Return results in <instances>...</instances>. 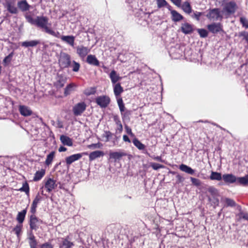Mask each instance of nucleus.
Returning <instances> with one entry per match:
<instances>
[{"label":"nucleus","mask_w":248,"mask_h":248,"mask_svg":"<svg viewBox=\"0 0 248 248\" xmlns=\"http://www.w3.org/2000/svg\"><path fill=\"white\" fill-rule=\"evenodd\" d=\"M24 17L29 23L33 25L45 32L55 37L59 38L69 45L72 46H74L75 37L73 35H62L61 36L60 33L59 31H55L50 27L48 26L49 19L48 17L44 16H38L35 18H33L31 15L26 13Z\"/></svg>","instance_id":"1"},{"label":"nucleus","mask_w":248,"mask_h":248,"mask_svg":"<svg viewBox=\"0 0 248 248\" xmlns=\"http://www.w3.org/2000/svg\"><path fill=\"white\" fill-rule=\"evenodd\" d=\"M58 62L60 68L59 72L66 68H69L72 62L71 56L62 51H61L58 57Z\"/></svg>","instance_id":"2"},{"label":"nucleus","mask_w":248,"mask_h":248,"mask_svg":"<svg viewBox=\"0 0 248 248\" xmlns=\"http://www.w3.org/2000/svg\"><path fill=\"white\" fill-rule=\"evenodd\" d=\"M184 46L179 44L171 45L169 49L168 52L172 59H179L184 54Z\"/></svg>","instance_id":"3"},{"label":"nucleus","mask_w":248,"mask_h":248,"mask_svg":"<svg viewBox=\"0 0 248 248\" xmlns=\"http://www.w3.org/2000/svg\"><path fill=\"white\" fill-rule=\"evenodd\" d=\"M207 14L205 15L206 17L210 20H222L223 16L221 14L220 9L218 8H210L207 10Z\"/></svg>","instance_id":"4"},{"label":"nucleus","mask_w":248,"mask_h":248,"mask_svg":"<svg viewBox=\"0 0 248 248\" xmlns=\"http://www.w3.org/2000/svg\"><path fill=\"white\" fill-rule=\"evenodd\" d=\"M111 101L110 97L107 95L98 96L95 98V102L102 108H106Z\"/></svg>","instance_id":"5"},{"label":"nucleus","mask_w":248,"mask_h":248,"mask_svg":"<svg viewBox=\"0 0 248 248\" xmlns=\"http://www.w3.org/2000/svg\"><path fill=\"white\" fill-rule=\"evenodd\" d=\"M207 29L209 32L213 34H217L218 33H225L223 29V26L220 23L213 22L207 25Z\"/></svg>","instance_id":"6"},{"label":"nucleus","mask_w":248,"mask_h":248,"mask_svg":"<svg viewBox=\"0 0 248 248\" xmlns=\"http://www.w3.org/2000/svg\"><path fill=\"white\" fill-rule=\"evenodd\" d=\"M237 8V6L236 3L234 1H230L225 4L222 12H225L226 15L230 16L235 12Z\"/></svg>","instance_id":"7"},{"label":"nucleus","mask_w":248,"mask_h":248,"mask_svg":"<svg viewBox=\"0 0 248 248\" xmlns=\"http://www.w3.org/2000/svg\"><path fill=\"white\" fill-rule=\"evenodd\" d=\"M86 104L84 102H80L75 105L73 108V112L75 116L80 115L86 108Z\"/></svg>","instance_id":"8"},{"label":"nucleus","mask_w":248,"mask_h":248,"mask_svg":"<svg viewBox=\"0 0 248 248\" xmlns=\"http://www.w3.org/2000/svg\"><path fill=\"white\" fill-rule=\"evenodd\" d=\"M126 155V153L124 152H110L109 154L108 160L110 162H112V160H114V162H116Z\"/></svg>","instance_id":"9"},{"label":"nucleus","mask_w":248,"mask_h":248,"mask_svg":"<svg viewBox=\"0 0 248 248\" xmlns=\"http://www.w3.org/2000/svg\"><path fill=\"white\" fill-rule=\"evenodd\" d=\"M44 182H45V187L48 193L51 192L53 189L57 186L56 181L53 178H48L46 181L44 180Z\"/></svg>","instance_id":"10"},{"label":"nucleus","mask_w":248,"mask_h":248,"mask_svg":"<svg viewBox=\"0 0 248 248\" xmlns=\"http://www.w3.org/2000/svg\"><path fill=\"white\" fill-rule=\"evenodd\" d=\"M4 7L6 8L7 11L13 15H16L18 13V7L15 5L14 0H13V2L11 1H6Z\"/></svg>","instance_id":"11"},{"label":"nucleus","mask_w":248,"mask_h":248,"mask_svg":"<svg viewBox=\"0 0 248 248\" xmlns=\"http://www.w3.org/2000/svg\"><path fill=\"white\" fill-rule=\"evenodd\" d=\"M194 26L188 22H185L182 24L181 31L185 34H190L193 32L194 29Z\"/></svg>","instance_id":"12"},{"label":"nucleus","mask_w":248,"mask_h":248,"mask_svg":"<svg viewBox=\"0 0 248 248\" xmlns=\"http://www.w3.org/2000/svg\"><path fill=\"white\" fill-rule=\"evenodd\" d=\"M82 157V154H75L67 156L65 158L66 164L68 168L73 162L80 159Z\"/></svg>","instance_id":"13"},{"label":"nucleus","mask_w":248,"mask_h":248,"mask_svg":"<svg viewBox=\"0 0 248 248\" xmlns=\"http://www.w3.org/2000/svg\"><path fill=\"white\" fill-rule=\"evenodd\" d=\"M17 6L18 10L22 12H26L30 10L31 5H30L26 0H20L17 2Z\"/></svg>","instance_id":"14"},{"label":"nucleus","mask_w":248,"mask_h":248,"mask_svg":"<svg viewBox=\"0 0 248 248\" xmlns=\"http://www.w3.org/2000/svg\"><path fill=\"white\" fill-rule=\"evenodd\" d=\"M58 79L57 82L55 83L54 85L57 88H61L63 87L66 81V77L62 74H59V72L57 74Z\"/></svg>","instance_id":"15"},{"label":"nucleus","mask_w":248,"mask_h":248,"mask_svg":"<svg viewBox=\"0 0 248 248\" xmlns=\"http://www.w3.org/2000/svg\"><path fill=\"white\" fill-rule=\"evenodd\" d=\"M76 52L79 57L81 58H84L90 52V50L83 46H76Z\"/></svg>","instance_id":"16"},{"label":"nucleus","mask_w":248,"mask_h":248,"mask_svg":"<svg viewBox=\"0 0 248 248\" xmlns=\"http://www.w3.org/2000/svg\"><path fill=\"white\" fill-rule=\"evenodd\" d=\"M41 43L40 40H26L21 43V46L25 48L33 47Z\"/></svg>","instance_id":"17"},{"label":"nucleus","mask_w":248,"mask_h":248,"mask_svg":"<svg viewBox=\"0 0 248 248\" xmlns=\"http://www.w3.org/2000/svg\"><path fill=\"white\" fill-rule=\"evenodd\" d=\"M113 92L116 99L122 98L121 97V94L124 92V90L123 87L121 86L120 82H118L116 84L112 85Z\"/></svg>","instance_id":"18"},{"label":"nucleus","mask_w":248,"mask_h":248,"mask_svg":"<svg viewBox=\"0 0 248 248\" xmlns=\"http://www.w3.org/2000/svg\"><path fill=\"white\" fill-rule=\"evenodd\" d=\"M222 180L226 184L236 183V176L232 173H225L223 174Z\"/></svg>","instance_id":"19"},{"label":"nucleus","mask_w":248,"mask_h":248,"mask_svg":"<svg viewBox=\"0 0 248 248\" xmlns=\"http://www.w3.org/2000/svg\"><path fill=\"white\" fill-rule=\"evenodd\" d=\"M133 144L140 150H145L143 153L150 155V154L145 150V145L143 144L138 138L135 137L132 140Z\"/></svg>","instance_id":"20"},{"label":"nucleus","mask_w":248,"mask_h":248,"mask_svg":"<svg viewBox=\"0 0 248 248\" xmlns=\"http://www.w3.org/2000/svg\"><path fill=\"white\" fill-rule=\"evenodd\" d=\"M29 224L30 225V229L31 230L36 231L39 228L35 215H31L30 216Z\"/></svg>","instance_id":"21"},{"label":"nucleus","mask_w":248,"mask_h":248,"mask_svg":"<svg viewBox=\"0 0 248 248\" xmlns=\"http://www.w3.org/2000/svg\"><path fill=\"white\" fill-rule=\"evenodd\" d=\"M19 111L21 115L27 117L32 114V110L29 107L25 105L19 106Z\"/></svg>","instance_id":"22"},{"label":"nucleus","mask_w":248,"mask_h":248,"mask_svg":"<svg viewBox=\"0 0 248 248\" xmlns=\"http://www.w3.org/2000/svg\"><path fill=\"white\" fill-rule=\"evenodd\" d=\"M236 184L243 186H248V173L244 176L236 177Z\"/></svg>","instance_id":"23"},{"label":"nucleus","mask_w":248,"mask_h":248,"mask_svg":"<svg viewBox=\"0 0 248 248\" xmlns=\"http://www.w3.org/2000/svg\"><path fill=\"white\" fill-rule=\"evenodd\" d=\"M109 77L111 79L112 85L116 84L118 82L121 80L122 78L121 77H120L117 73V72L113 69L109 75Z\"/></svg>","instance_id":"24"},{"label":"nucleus","mask_w":248,"mask_h":248,"mask_svg":"<svg viewBox=\"0 0 248 248\" xmlns=\"http://www.w3.org/2000/svg\"><path fill=\"white\" fill-rule=\"evenodd\" d=\"M86 62L92 65L99 66L100 62L96 58L95 55L90 54L88 55L86 58Z\"/></svg>","instance_id":"25"},{"label":"nucleus","mask_w":248,"mask_h":248,"mask_svg":"<svg viewBox=\"0 0 248 248\" xmlns=\"http://www.w3.org/2000/svg\"><path fill=\"white\" fill-rule=\"evenodd\" d=\"M104 155V152L101 150H96L91 152L89 155L90 161H92L95 159L103 156Z\"/></svg>","instance_id":"26"},{"label":"nucleus","mask_w":248,"mask_h":248,"mask_svg":"<svg viewBox=\"0 0 248 248\" xmlns=\"http://www.w3.org/2000/svg\"><path fill=\"white\" fill-rule=\"evenodd\" d=\"M184 17L177 11H171V19L174 22H178L183 20Z\"/></svg>","instance_id":"27"},{"label":"nucleus","mask_w":248,"mask_h":248,"mask_svg":"<svg viewBox=\"0 0 248 248\" xmlns=\"http://www.w3.org/2000/svg\"><path fill=\"white\" fill-rule=\"evenodd\" d=\"M27 212V207L22 210L21 211L18 212L16 217V220L18 224H22L24 222L26 215Z\"/></svg>","instance_id":"28"},{"label":"nucleus","mask_w":248,"mask_h":248,"mask_svg":"<svg viewBox=\"0 0 248 248\" xmlns=\"http://www.w3.org/2000/svg\"><path fill=\"white\" fill-rule=\"evenodd\" d=\"M179 169L181 171L190 175L194 174L196 171V170L193 169L190 166L184 164H181L180 165H179Z\"/></svg>","instance_id":"29"},{"label":"nucleus","mask_w":248,"mask_h":248,"mask_svg":"<svg viewBox=\"0 0 248 248\" xmlns=\"http://www.w3.org/2000/svg\"><path fill=\"white\" fill-rule=\"evenodd\" d=\"M69 236L62 238V241L60 245V248H71L74 245L73 242L69 241Z\"/></svg>","instance_id":"30"},{"label":"nucleus","mask_w":248,"mask_h":248,"mask_svg":"<svg viewBox=\"0 0 248 248\" xmlns=\"http://www.w3.org/2000/svg\"><path fill=\"white\" fill-rule=\"evenodd\" d=\"M180 7H181L185 13L188 15L191 13L193 11L190 3L188 1H186L182 4H181Z\"/></svg>","instance_id":"31"},{"label":"nucleus","mask_w":248,"mask_h":248,"mask_svg":"<svg viewBox=\"0 0 248 248\" xmlns=\"http://www.w3.org/2000/svg\"><path fill=\"white\" fill-rule=\"evenodd\" d=\"M60 140L63 145L72 146L73 144L72 139L66 135H61L60 137Z\"/></svg>","instance_id":"32"},{"label":"nucleus","mask_w":248,"mask_h":248,"mask_svg":"<svg viewBox=\"0 0 248 248\" xmlns=\"http://www.w3.org/2000/svg\"><path fill=\"white\" fill-rule=\"evenodd\" d=\"M132 114V110L127 109L121 113L123 122L124 124L129 122L130 120V116Z\"/></svg>","instance_id":"33"},{"label":"nucleus","mask_w":248,"mask_h":248,"mask_svg":"<svg viewBox=\"0 0 248 248\" xmlns=\"http://www.w3.org/2000/svg\"><path fill=\"white\" fill-rule=\"evenodd\" d=\"M223 175L221 172L212 170L209 176V179L212 181H221L222 180Z\"/></svg>","instance_id":"34"},{"label":"nucleus","mask_w":248,"mask_h":248,"mask_svg":"<svg viewBox=\"0 0 248 248\" xmlns=\"http://www.w3.org/2000/svg\"><path fill=\"white\" fill-rule=\"evenodd\" d=\"M222 201L225 202V206L226 207H233L236 206V202L232 199L225 197L222 198Z\"/></svg>","instance_id":"35"},{"label":"nucleus","mask_w":248,"mask_h":248,"mask_svg":"<svg viewBox=\"0 0 248 248\" xmlns=\"http://www.w3.org/2000/svg\"><path fill=\"white\" fill-rule=\"evenodd\" d=\"M45 170L42 169L40 170L37 171L33 178V181L37 182L40 180L45 174Z\"/></svg>","instance_id":"36"},{"label":"nucleus","mask_w":248,"mask_h":248,"mask_svg":"<svg viewBox=\"0 0 248 248\" xmlns=\"http://www.w3.org/2000/svg\"><path fill=\"white\" fill-rule=\"evenodd\" d=\"M20 192H24L25 194L29 196L30 195V186L27 181H25L22 184V186L18 190Z\"/></svg>","instance_id":"37"},{"label":"nucleus","mask_w":248,"mask_h":248,"mask_svg":"<svg viewBox=\"0 0 248 248\" xmlns=\"http://www.w3.org/2000/svg\"><path fill=\"white\" fill-rule=\"evenodd\" d=\"M22 228V224H18L12 230L19 239L21 235Z\"/></svg>","instance_id":"38"},{"label":"nucleus","mask_w":248,"mask_h":248,"mask_svg":"<svg viewBox=\"0 0 248 248\" xmlns=\"http://www.w3.org/2000/svg\"><path fill=\"white\" fill-rule=\"evenodd\" d=\"M14 55V51H12L7 56L4 57L3 60V64L4 66L8 65L12 60L13 57Z\"/></svg>","instance_id":"39"},{"label":"nucleus","mask_w":248,"mask_h":248,"mask_svg":"<svg viewBox=\"0 0 248 248\" xmlns=\"http://www.w3.org/2000/svg\"><path fill=\"white\" fill-rule=\"evenodd\" d=\"M72 62L70 67L72 68V71L75 73L79 72L81 66L80 64L75 60H72Z\"/></svg>","instance_id":"40"},{"label":"nucleus","mask_w":248,"mask_h":248,"mask_svg":"<svg viewBox=\"0 0 248 248\" xmlns=\"http://www.w3.org/2000/svg\"><path fill=\"white\" fill-rule=\"evenodd\" d=\"M144 16L142 15V16H141L139 20L142 21V22L140 23V24L145 26L148 22V19H149L150 14L149 13L144 12Z\"/></svg>","instance_id":"41"},{"label":"nucleus","mask_w":248,"mask_h":248,"mask_svg":"<svg viewBox=\"0 0 248 248\" xmlns=\"http://www.w3.org/2000/svg\"><path fill=\"white\" fill-rule=\"evenodd\" d=\"M55 152L54 151H51L49 154L46 155V158L45 161V164L46 166H49L51 164L55 156Z\"/></svg>","instance_id":"42"},{"label":"nucleus","mask_w":248,"mask_h":248,"mask_svg":"<svg viewBox=\"0 0 248 248\" xmlns=\"http://www.w3.org/2000/svg\"><path fill=\"white\" fill-rule=\"evenodd\" d=\"M207 191L211 194L212 197H218L219 196V192L218 190L213 186H210L207 188Z\"/></svg>","instance_id":"43"},{"label":"nucleus","mask_w":248,"mask_h":248,"mask_svg":"<svg viewBox=\"0 0 248 248\" xmlns=\"http://www.w3.org/2000/svg\"><path fill=\"white\" fill-rule=\"evenodd\" d=\"M198 33H199L201 38H205L208 36L209 31L204 28L197 29Z\"/></svg>","instance_id":"44"},{"label":"nucleus","mask_w":248,"mask_h":248,"mask_svg":"<svg viewBox=\"0 0 248 248\" xmlns=\"http://www.w3.org/2000/svg\"><path fill=\"white\" fill-rule=\"evenodd\" d=\"M116 100L121 113L127 109L125 107V105L122 98H118Z\"/></svg>","instance_id":"45"},{"label":"nucleus","mask_w":248,"mask_h":248,"mask_svg":"<svg viewBox=\"0 0 248 248\" xmlns=\"http://www.w3.org/2000/svg\"><path fill=\"white\" fill-rule=\"evenodd\" d=\"M90 172L86 170L80 169L78 173V177H79V175H83L84 177L83 178H81L80 180L83 181L88 178L89 176Z\"/></svg>","instance_id":"46"},{"label":"nucleus","mask_w":248,"mask_h":248,"mask_svg":"<svg viewBox=\"0 0 248 248\" xmlns=\"http://www.w3.org/2000/svg\"><path fill=\"white\" fill-rule=\"evenodd\" d=\"M125 1L129 4L131 10L136 9L137 7H139L138 0H125Z\"/></svg>","instance_id":"47"},{"label":"nucleus","mask_w":248,"mask_h":248,"mask_svg":"<svg viewBox=\"0 0 248 248\" xmlns=\"http://www.w3.org/2000/svg\"><path fill=\"white\" fill-rule=\"evenodd\" d=\"M217 197H214L212 198L209 196L208 197V201L211 202L212 204L214 206V207L219 206V201Z\"/></svg>","instance_id":"48"},{"label":"nucleus","mask_w":248,"mask_h":248,"mask_svg":"<svg viewBox=\"0 0 248 248\" xmlns=\"http://www.w3.org/2000/svg\"><path fill=\"white\" fill-rule=\"evenodd\" d=\"M96 92V87H91L89 89H86L84 92V94L86 96H90L91 95L94 94Z\"/></svg>","instance_id":"49"},{"label":"nucleus","mask_w":248,"mask_h":248,"mask_svg":"<svg viewBox=\"0 0 248 248\" xmlns=\"http://www.w3.org/2000/svg\"><path fill=\"white\" fill-rule=\"evenodd\" d=\"M43 200V197L40 195L38 192L34 198L32 202V205L37 206L38 204Z\"/></svg>","instance_id":"50"},{"label":"nucleus","mask_w":248,"mask_h":248,"mask_svg":"<svg viewBox=\"0 0 248 248\" xmlns=\"http://www.w3.org/2000/svg\"><path fill=\"white\" fill-rule=\"evenodd\" d=\"M150 166L153 168V170H155L165 168V166L163 165L155 162H151L150 163Z\"/></svg>","instance_id":"51"},{"label":"nucleus","mask_w":248,"mask_h":248,"mask_svg":"<svg viewBox=\"0 0 248 248\" xmlns=\"http://www.w3.org/2000/svg\"><path fill=\"white\" fill-rule=\"evenodd\" d=\"M133 12H134V15L136 17L139 18V19L142 16V15L144 16V11L141 10V9H134L132 10Z\"/></svg>","instance_id":"52"},{"label":"nucleus","mask_w":248,"mask_h":248,"mask_svg":"<svg viewBox=\"0 0 248 248\" xmlns=\"http://www.w3.org/2000/svg\"><path fill=\"white\" fill-rule=\"evenodd\" d=\"M236 216L239 217L237 221H240L242 218L248 221V213L244 212H239L236 215Z\"/></svg>","instance_id":"53"},{"label":"nucleus","mask_w":248,"mask_h":248,"mask_svg":"<svg viewBox=\"0 0 248 248\" xmlns=\"http://www.w3.org/2000/svg\"><path fill=\"white\" fill-rule=\"evenodd\" d=\"M190 179L191 182H192V184L193 186H195L197 187H199L201 186L202 182L199 179L192 177H191L190 178Z\"/></svg>","instance_id":"54"},{"label":"nucleus","mask_w":248,"mask_h":248,"mask_svg":"<svg viewBox=\"0 0 248 248\" xmlns=\"http://www.w3.org/2000/svg\"><path fill=\"white\" fill-rule=\"evenodd\" d=\"M205 12H200L195 11L193 12V15L191 16L193 18H195L196 20L199 21L200 20V17L203 15Z\"/></svg>","instance_id":"55"},{"label":"nucleus","mask_w":248,"mask_h":248,"mask_svg":"<svg viewBox=\"0 0 248 248\" xmlns=\"http://www.w3.org/2000/svg\"><path fill=\"white\" fill-rule=\"evenodd\" d=\"M104 133L105 134L103 135V137H106V141H109L114 135V133H111L109 131H105Z\"/></svg>","instance_id":"56"},{"label":"nucleus","mask_w":248,"mask_h":248,"mask_svg":"<svg viewBox=\"0 0 248 248\" xmlns=\"http://www.w3.org/2000/svg\"><path fill=\"white\" fill-rule=\"evenodd\" d=\"M240 22L243 27L248 29V20L245 17L242 16L240 18Z\"/></svg>","instance_id":"57"},{"label":"nucleus","mask_w":248,"mask_h":248,"mask_svg":"<svg viewBox=\"0 0 248 248\" xmlns=\"http://www.w3.org/2000/svg\"><path fill=\"white\" fill-rule=\"evenodd\" d=\"M157 7L161 8L167 5V2L166 0H156Z\"/></svg>","instance_id":"58"},{"label":"nucleus","mask_w":248,"mask_h":248,"mask_svg":"<svg viewBox=\"0 0 248 248\" xmlns=\"http://www.w3.org/2000/svg\"><path fill=\"white\" fill-rule=\"evenodd\" d=\"M29 240L30 248H36L37 246V241L35 238Z\"/></svg>","instance_id":"59"},{"label":"nucleus","mask_w":248,"mask_h":248,"mask_svg":"<svg viewBox=\"0 0 248 248\" xmlns=\"http://www.w3.org/2000/svg\"><path fill=\"white\" fill-rule=\"evenodd\" d=\"M124 128L127 134H128L131 137H135L134 134L132 131L131 128L129 126L126 124H124Z\"/></svg>","instance_id":"60"},{"label":"nucleus","mask_w":248,"mask_h":248,"mask_svg":"<svg viewBox=\"0 0 248 248\" xmlns=\"http://www.w3.org/2000/svg\"><path fill=\"white\" fill-rule=\"evenodd\" d=\"M73 85L72 84H68L64 89V93L65 96L68 95L70 94V92L73 88Z\"/></svg>","instance_id":"61"},{"label":"nucleus","mask_w":248,"mask_h":248,"mask_svg":"<svg viewBox=\"0 0 248 248\" xmlns=\"http://www.w3.org/2000/svg\"><path fill=\"white\" fill-rule=\"evenodd\" d=\"M102 145V144L100 142H98L97 143H92L88 145V148L89 149L100 148Z\"/></svg>","instance_id":"62"},{"label":"nucleus","mask_w":248,"mask_h":248,"mask_svg":"<svg viewBox=\"0 0 248 248\" xmlns=\"http://www.w3.org/2000/svg\"><path fill=\"white\" fill-rule=\"evenodd\" d=\"M239 37H244V39L246 40L247 43L248 44V32L243 31L239 32Z\"/></svg>","instance_id":"63"},{"label":"nucleus","mask_w":248,"mask_h":248,"mask_svg":"<svg viewBox=\"0 0 248 248\" xmlns=\"http://www.w3.org/2000/svg\"><path fill=\"white\" fill-rule=\"evenodd\" d=\"M40 248H53V245L49 242H45L40 245Z\"/></svg>","instance_id":"64"}]
</instances>
